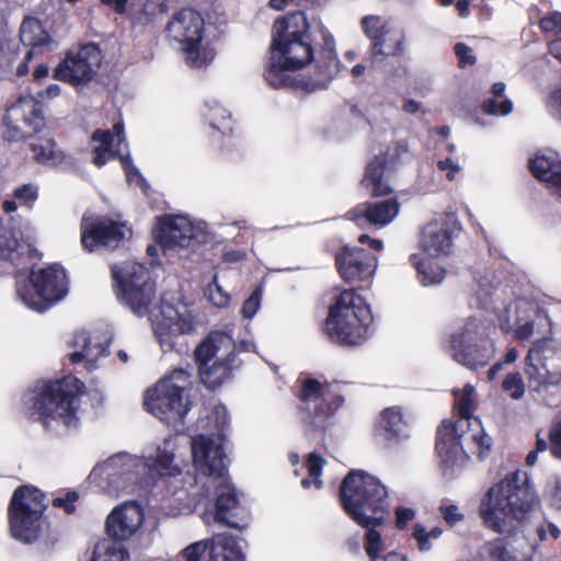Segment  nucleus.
Instances as JSON below:
<instances>
[{
  "label": "nucleus",
  "instance_id": "1",
  "mask_svg": "<svg viewBox=\"0 0 561 561\" xmlns=\"http://www.w3.org/2000/svg\"><path fill=\"white\" fill-rule=\"evenodd\" d=\"M322 41L321 51L314 59L316 77L298 79L294 71L313 59L307 16L298 11L275 20L272 27L270 62L265 72L268 84L276 89L295 88L307 93L328 88L341 72V61L332 34L322 31Z\"/></svg>",
  "mask_w": 561,
  "mask_h": 561
},
{
  "label": "nucleus",
  "instance_id": "2",
  "mask_svg": "<svg viewBox=\"0 0 561 561\" xmlns=\"http://www.w3.org/2000/svg\"><path fill=\"white\" fill-rule=\"evenodd\" d=\"M500 328L519 341L534 340L526 357L529 388L546 390L561 383V353L551 345L554 329L548 313L533 300L518 298L494 307Z\"/></svg>",
  "mask_w": 561,
  "mask_h": 561
},
{
  "label": "nucleus",
  "instance_id": "3",
  "mask_svg": "<svg viewBox=\"0 0 561 561\" xmlns=\"http://www.w3.org/2000/svg\"><path fill=\"white\" fill-rule=\"evenodd\" d=\"M113 277L119 288V297L138 317H150L158 342L164 352L174 347V340L194 329L190 307L176 293L164 294L159 312H152L156 300V285L147 268L137 262H125L112 268Z\"/></svg>",
  "mask_w": 561,
  "mask_h": 561
},
{
  "label": "nucleus",
  "instance_id": "4",
  "mask_svg": "<svg viewBox=\"0 0 561 561\" xmlns=\"http://www.w3.org/2000/svg\"><path fill=\"white\" fill-rule=\"evenodd\" d=\"M176 450L178 437L169 436L157 447L154 457L119 453L96 465L89 479L103 492L118 495L130 492L137 484L148 483L156 476L175 478L182 470L175 462Z\"/></svg>",
  "mask_w": 561,
  "mask_h": 561
},
{
  "label": "nucleus",
  "instance_id": "5",
  "mask_svg": "<svg viewBox=\"0 0 561 561\" xmlns=\"http://www.w3.org/2000/svg\"><path fill=\"white\" fill-rule=\"evenodd\" d=\"M341 501L347 515L366 529L364 549L371 561L387 550V541L380 529L386 523L389 504L387 490L381 482L364 471L353 470L343 480Z\"/></svg>",
  "mask_w": 561,
  "mask_h": 561
},
{
  "label": "nucleus",
  "instance_id": "6",
  "mask_svg": "<svg viewBox=\"0 0 561 561\" xmlns=\"http://www.w3.org/2000/svg\"><path fill=\"white\" fill-rule=\"evenodd\" d=\"M537 505L538 497L528 474L516 470L489 489L480 502L479 514L485 527L501 534L526 519Z\"/></svg>",
  "mask_w": 561,
  "mask_h": 561
},
{
  "label": "nucleus",
  "instance_id": "7",
  "mask_svg": "<svg viewBox=\"0 0 561 561\" xmlns=\"http://www.w3.org/2000/svg\"><path fill=\"white\" fill-rule=\"evenodd\" d=\"M491 447L492 438L477 417L444 421L437 430L436 451L444 470L450 474L465 467L472 457L483 459Z\"/></svg>",
  "mask_w": 561,
  "mask_h": 561
},
{
  "label": "nucleus",
  "instance_id": "8",
  "mask_svg": "<svg viewBox=\"0 0 561 561\" xmlns=\"http://www.w3.org/2000/svg\"><path fill=\"white\" fill-rule=\"evenodd\" d=\"M80 389L81 382L75 377L44 382L33 390L27 409L47 430L61 433L77 428Z\"/></svg>",
  "mask_w": 561,
  "mask_h": 561
},
{
  "label": "nucleus",
  "instance_id": "9",
  "mask_svg": "<svg viewBox=\"0 0 561 561\" xmlns=\"http://www.w3.org/2000/svg\"><path fill=\"white\" fill-rule=\"evenodd\" d=\"M371 321V311L364 298L348 289L342 291L331 306L325 332L332 341L357 345L366 340Z\"/></svg>",
  "mask_w": 561,
  "mask_h": 561
},
{
  "label": "nucleus",
  "instance_id": "10",
  "mask_svg": "<svg viewBox=\"0 0 561 561\" xmlns=\"http://www.w3.org/2000/svg\"><path fill=\"white\" fill-rule=\"evenodd\" d=\"M167 36L193 68L206 67L216 56L205 21L193 9H182L172 16L167 25Z\"/></svg>",
  "mask_w": 561,
  "mask_h": 561
},
{
  "label": "nucleus",
  "instance_id": "11",
  "mask_svg": "<svg viewBox=\"0 0 561 561\" xmlns=\"http://www.w3.org/2000/svg\"><path fill=\"white\" fill-rule=\"evenodd\" d=\"M191 374L175 369L147 391L145 405L147 410L165 422L181 423L192 408L190 398Z\"/></svg>",
  "mask_w": 561,
  "mask_h": 561
},
{
  "label": "nucleus",
  "instance_id": "12",
  "mask_svg": "<svg viewBox=\"0 0 561 561\" xmlns=\"http://www.w3.org/2000/svg\"><path fill=\"white\" fill-rule=\"evenodd\" d=\"M16 293L27 308L38 312L46 311L67 295L66 272L57 264L33 270L28 278H18Z\"/></svg>",
  "mask_w": 561,
  "mask_h": 561
},
{
  "label": "nucleus",
  "instance_id": "13",
  "mask_svg": "<svg viewBox=\"0 0 561 561\" xmlns=\"http://www.w3.org/2000/svg\"><path fill=\"white\" fill-rule=\"evenodd\" d=\"M448 353L469 368L486 365L495 354L494 343L486 336L485 327L477 319H468L449 336Z\"/></svg>",
  "mask_w": 561,
  "mask_h": 561
},
{
  "label": "nucleus",
  "instance_id": "14",
  "mask_svg": "<svg viewBox=\"0 0 561 561\" xmlns=\"http://www.w3.org/2000/svg\"><path fill=\"white\" fill-rule=\"evenodd\" d=\"M45 508V495L42 491L27 485L18 488L9 506L12 536L23 542L35 540L41 530Z\"/></svg>",
  "mask_w": 561,
  "mask_h": 561
},
{
  "label": "nucleus",
  "instance_id": "15",
  "mask_svg": "<svg viewBox=\"0 0 561 561\" xmlns=\"http://www.w3.org/2000/svg\"><path fill=\"white\" fill-rule=\"evenodd\" d=\"M153 236L163 250L188 249L205 242L208 229L204 221L191 220L182 215H167L159 219Z\"/></svg>",
  "mask_w": 561,
  "mask_h": 561
},
{
  "label": "nucleus",
  "instance_id": "16",
  "mask_svg": "<svg viewBox=\"0 0 561 561\" xmlns=\"http://www.w3.org/2000/svg\"><path fill=\"white\" fill-rule=\"evenodd\" d=\"M340 385L322 382L314 378L301 380L299 391V410L310 423L322 421L342 404Z\"/></svg>",
  "mask_w": 561,
  "mask_h": 561
},
{
  "label": "nucleus",
  "instance_id": "17",
  "mask_svg": "<svg viewBox=\"0 0 561 561\" xmlns=\"http://www.w3.org/2000/svg\"><path fill=\"white\" fill-rule=\"evenodd\" d=\"M103 60L96 44L89 43L67 53L54 70V78L76 88L84 87L93 80Z\"/></svg>",
  "mask_w": 561,
  "mask_h": 561
},
{
  "label": "nucleus",
  "instance_id": "18",
  "mask_svg": "<svg viewBox=\"0 0 561 561\" xmlns=\"http://www.w3.org/2000/svg\"><path fill=\"white\" fill-rule=\"evenodd\" d=\"M362 25L366 36L371 41V54L377 56H399L405 50L403 28L390 19L379 15L363 18Z\"/></svg>",
  "mask_w": 561,
  "mask_h": 561
},
{
  "label": "nucleus",
  "instance_id": "19",
  "mask_svg": "<svg viewBox=\"0 0 561 561\" xmlns=\"http://www.w3.org/2000/svg\"><path fill=\"white\" fill-rule=\"evenodd\" d=\"M81 244L89 252L101 248L115 249L129 238L130 229L123 222L112 219H93L84 215L81 220Z\"/></svg>",
  "mask_w": 561,
  "mask_h": 561
},
{
  "label": "nucleus",
  "instance_id": "20",
  "mask_svg": "<svg viewBox=\"0 0 561 561\" xmlns=\"http://www.w3.org/2000/svg\"><path fill=\"white\" fill-rule=\"evenodd\" d=\"M193 466L199 473L222 479L225 471V453L222 437L217 435L198 434L191 438Z\"/></svg>",
  "mask_w": 561,
  "mask_h": 561
},
{
  "label": "nucleus",
  "instance_id": "21",
  "mask_svg": "<svg viewBox=\"0 0 561 561\" xmlns=\"http://www.w3.org/2000/svg\"><path fill=\"white\" fill-rule=\"evenodd\" d=\"M407 151V146L402 142H391L385 149H377L374 159L369 161L362 185L366 187L373 196H385L392 192V188L385 179V173L392 169L399 157Z\"/></svg>",
  "mask_w": 561,
  "mask_h": 561
},
{
  "label": "nucleus",
  "instance_id": "22",
  "mask_svg": "<svg viewBox=\"0 0 561 561\" xmlns=\"http://www.w3.org/2000/svg\"><path fill=\"white\" fill-rule=\"evenodd\" d=\"M108 344L107 335L81 330L68 341V357L71 363H83L87 369L92 370L108 355Z\"/></svg>",
  "mask_w": 561,
  "mask_h": 561
},
{
  "label": "nucleus",
  "instance_id": "23",
  "mask_svg": "<svg viewBox=\"0 0 561 561\" xmlns=\"http://www.w3.org/2000/svg\"><path fill=\"white\" fill-rule=\"evenodd\" d=\"M254 347L250 341L237 344L232 339V330H216L210 332L195 348L194 356L198 364L211 360H233L236 350L250 352Z\"/></svg>",
  "mask_w": 561,
  "mask_h": 561
},
{
  "label": "nucleus",
  "instance_id": "24",
  "mask_svg": "<svg viewBox=\"0 0 561 561\" xmlns=\"http://www.w3.org/2000/svg\"><path fill=\"white\" fill-rule=\"evenodd\" d=\"M454 218L449 215H439L427 221L421 231L420 245L424 255L430 257H445L454 248Z\"/></svg>",
  "mask_w": 561,
  "mask_h": 561
},
{
  "label": "nucleus",
  "instance_id": "25",
  "mask_svg": "<svg viewBox=\"0 0 561 561\" xmlns=\"http://www.w3.org/2000/svg\"><path fill=\"white\" fill-rule=\"evenodd\" d=\"M142 507L133 501L115 506L106 517V534L116 541L133 538L144 524Z\"/></svg>",
  "mask_w": 561,
  "mask_h": 561
},
{
  "label": "nucleus",
  "instance_id": "26",
  "mask_svg": "<svg viewBox=\"0 0 561 561\" xmlns=\"http://www.w3.org/2000/svg\"><path fill=\"white\" fill-rule=\"evenodd\" d=\"M5 125L21 133L22 137H31L44 126L42 107L32 95H21L12 104L5 115Z\"/></svg>",
  "mask_w": 561,
  "mask_h": 561
},
{
  "label": "nucleus",
  "instance_id": "27",
  "mask_svg": "<svg viewBox=\"0 0 561 561\" xmlns=\"http://www.w3.org/2000/svg\"><path fill=\"white\" fill-rule=\"evenodd\" d=\"M400 204L396 199H387L375 203H364L347 213V219L354 221L358 227L373 225L385 227L399 215Z\"/></svg>",
  "mask_w": 561,
  "mask_h": 561
},
{
  "label": "nucleus",
  "instance_id": "28",
  "mask_svg": "<svg viewBox=\"0 0 561 561\" xmlns=\"http://www.w3.org/2000/svg\"><path fill=\"white\" fill-rule=\"evenodd\" d=\"M341 276L346 280H360L370 277L377 267L376 257L362 249H345L336 256Z\"/></svg>",
  "mask_w": 561,
  "mask_h": 561
},
{
  "label": "nucleus",
  "instance_id": "29",
  "mask_svg": "<svg viewBox=\"0 0 561 561\" xmlns=\"http://www.w3.org/2000/svg\"><path fill=\"white\" fill-rule=\"evenodd\" d=\"M129 151L127 147V142H101V145L95 148L93 162L98 167H102L106 163L107 160L118 158L126 171L127 181L130 184H135L139 186L144 193L148 191V183L146 180L138 173V171L130 164L128 160Z\"/></svg>",
  "mask_w": 561,
  "mask_h": 561
},
{
  "label": "nucleus",
  "instance_id": "30",
  "mask_svg": "<svg viewBox=\"0 0 561 561\" xmlns=\"http://www.w3.org/2000/svg\"><path fill=\"white\" fill-rule=\"evenodd\" d=\"M217 488L219 489V494L217 499L216 513H204V523L206 525H210L211 523H222L229 527L238 528L239 524L233 520V517L239 514L241 507L239 506L234 488L227 483L225 479H220Z\"/></svg>",
  "mask_w": 561,
  "mask_h": 561
},
{
  "label": "nucleus",
  "instance_id": "31",
  "mask_svg": "<svg viewBox=\"0 0 561 561\" xmlns=\"http://www.w3.org/2000/svg\"><path fill=\"white\" fill-rule=\"evenodd\" d=\"M531 175L542 183L550 194L561 178V159L554 151H539L528 160Z\"/></svg>",
  "mask_w": 561,
  "mask_h": 561
},
{
  "label": "nucleus",
  "instance_id": "32",
  "mask_svg": "<svg viewBox=\"0 0 561 561\" xmlns=\"http://www.w3.org/2000/svg\"><path fill=\"white\" fill-rule=\"evenodd\" d=\"M31 253L30 244L20 242L15 231L0 227V272L9 273L10 266L22 265Z\"/></svg>",
  "mask_w": 561,
  "mask_h": 561
},
{
  "label": "nucleus",
  "instance_id": "33",
  "mask_svg": "<svg viewBox=\"0 0 561 561\" xmlns=\"http://www.w3.org/2000/svg\"><path fill=\"white\" fill-rule=\"evenodd\" d=\"M20 41L26 51L24 59L32 60L46 49H49L53 42L49 35L43 30L41 22L33 18L25 19L20 28Z\"/></svg>",
  "mask_w": 561,
  "mask_h": 561
},
{
  "label": "nucleus",
  "instance_id": "34",
  "mask_svg": "<svg viewBox=\"0 0 561 561\" xmlns=\"http://www.w3.org/2000/svg\"><path fill=\"white\" fill-rule=\"evenodd\" d=\"M439 257H430L424 254H412L411 263L416 268L420 280L423 285L439 284L446 274L445 268L437 264L435 260Z\"/></svg>",
  "mask_w": 561,
  "mask_h": 561
},
{
  "label": "nucleus",
  "instance_id": "35",
  "mask_svg": "<svg viewBox=\"0 0 561 561\" xmlns=\"http://www.w3.org/2000/svg\"><path fill=\"white\" fill-rule=\"evenodd\" d=\"M232 360H211L199 365L202 382L208 388L220 386L229 376L232 369Z\"/></svg>",
  "mask_w": 561,
  "mask_h": 561
},
{
  "label": "nucleus",
  "instance_id": "36",
  "mask_svg": "<svg viewBox=\"0 0 561 561\" xmlns=\"http://www.w3.org/2000/svg\"><path fill=\"white\" fill-rule=\"evenodd\" d=\"M205 115L209 119V125L217 128L220 135L214 137H230L232 129L230 122V112L216 99H208L205 101Z\"/></svg>",
  "mask_w": 561,
  "mask_h": 561
},
{
  "label": "nucleus",
  "instance_id": "37",
  "mask_svg": "<svg viewBox=\"0 0 561 561\" xmlns=\"http://www.w3.org/2000/svg\"><path fill=\"white\" fill-rule=\"evenodd\" d=\"M211 561H243V556L236 539L224 533L213 540Z\"/></svg>",
  "mask_w": 561,
  "mask_h": 561
},
{
  "label": "nucleus",
  "instance_id": "38",
  "mask_svg": "<svg viewBox=\"0 0 561 561\" xmlns=\"http://www.w3.org/2000/svg\"><path fill=\"white\" fill-rule=\"evenodd\" d=\"M379 426L389 438L408 436V422L403 419L401 410L398 408L386 409L381 414Z\"/></svg>",
  "mask_w": 561,
  "mask_h": 561
},
{
  "label": "nucleus",
  "instance_id": "39",
  "mask_svg": "<svg viewBox=\"0 0 561 561\" xmlns=\"http://www.w3.org/2000/svg\"><path fill=\"white\" fill-rule=\"evenodd\" d=\"M481 554L490 561H533L531 557L519 560L508 543L501 538L485 542Z\"/></svg>",
  "mask_w": 561,
  "mask_h": 561
},
{
  "label": "nucleus",
  "instance_id": "40",
  "mask_svg": "<svg viewBox=\"0 0 561 561\" xmlns=\"http://www.w3.org/2000/svg\"><path fill=\"white\" fill-rule=\"evenodd\" d=\"M548 437L549 444L537 435L536 448L534 450L542 453L549 448L553 457L561 459V411L553 417Z\"/></svg>",
  "mask_w": 561,
  "mask_h": 561
},
{
  "label": "nucleus",
  "instance_id": "41",
  "mask_svg": "<svg viewBox=\"0 0 561 561\" xmlns=\"http://www.w3.org/2000/svg\"><path fill=\"white\" fill-rule=\"evenodd\" d=\"M455 408L457 411V419L459 417H473V411L477 405L476 388L467 383L462 389L454 390Z\"/></svg>",
  "mask_w": 561,
  "mask_h": 561
},
{
  "label": "nucleus",
  "instance_id": "42",
  "mask_svg": "<svg viewBox=\"0 0 561 561\" xmlns=\"http://www.w3.org/2000/svg\"><path fill=\"white\" fill-rule=\"evenodd\" d=\"M31 150L37 162L48 165H57L65 158L62 151L56 148L55 142H35Z\"/></svg>",
  "mask_w": 561,
  "mask_h": 561
},
{
  "label": "nucleus",
  "instance_id": "43",
  "mask_svg": "<svg viewBox=\"0 0 561 561\" xmlns=\"http://www.w3.org/2000/svg\"><path fill=\"white\" fill-rule=\"evenodd\" d=\"M325 463V460L317 453H311L307 459V469L310 478L301 480V486L305 489L310 488L312 484L317 489L322 488V481L320 480V474L322 468Z\"/></svg>",
  "mask_w": 561,
  "mask_h": 561
},
{
  "label": "nucleus",
  "instance_id": "44",
  "mask_svg": "<svg viewBox=\"0 0 561 561\" xmlns=\"http://www.w3.org/2000/svg\"><path fill=\"white\" fill-rule=\"evenodd\" d=\"M128 551L115 543L99 546L93 554L92 561H128Z\"/></svg>",
  "mask_w": 561,
  "mask_h": 561
},
{
  "label": "nucleus",
  "instance_id": "45",
  "mask_svg": "<svg viewBox=\"0 0 561 561\" xmlns=\"http://www.w3.org/2000/svg\"><path fill=\"white\" fill-rule=\"evenodd\" d=\"M12 197L23 206L33 207L39 197V187L34 183L22 184L13 190Z\"/></svg>",
  "mask_w": 561,
  "mask_h": 561
},
{
  "label": "nucleus",
  "instance_id": "46",
  "mask_svg": "<svg viewBox=\"0 0 561 561\" xmlns=\"http://www.w3.org/2000/svg\"><path fill=\"white\" fill-rule=\"evenodd\" d=\"M502 388L514 400L520 399L525 393V383L519 373L506 375Z\"/></svg>",
  "mask_w": 561,
  "mask_h": 561
},
{
  "label": "nucleus",
  "instance_id": "47",
  "mask_svg": "<svg viewBox=\"0 0 561 561\" xmlns=\"http://www.w3.org/2000/svg\"><path fill=\"white\" fill-rule=\"evenodd\" d=\"M514 104L511 100L505 99L496 101L495 99H488L482 104V110L488 115L507 116L513 112Z\"/></svg>",
  "mask_w": 561,
  "mask_h": 561
},
{
  "label": "nucleus",
  "instance_id": "48",
  "mask_svg": "<svg viewBox=\"0 0 561 561\" xmlns=\"http://www.w3.org/2000/svg\"><path fill=\"white\" fill-rule=\"evenodd\" d=\"M217 535H214L210 539L199 540L191 543L183 550V558L185 561H199L202 556L209 549L211 554L213 540Z\"/></svg>",
  "mask_w": 561,
  "mask_h": 561
},
{
  "label": "nucleus",
  "instance_id": "49",
  "mask_svg": "<svg viewBox=\"0 0 561 561\" xmlns=\"http://www.w3.org/2000/svg\"><path fill=\"white\" fill-rule=\"evenodd\" d=\"M455 55L458 59V67L465 69L469 66H473L477 62L473 48L462 42H458L454 46Z\"/></svg>",
  "mask_w": 561,
  "mask_h": 561
},
{
  "label": "nucleus",
  "instance_id": "50",
  "mask_svg": "<svg viewBox=\"0 0 561 561\" xmlns=\"http://www.w3.org/2000/svg\"><path fill=\"white\" fill-rule=\"evenodd\" d=\"M540 27L545 33H548L552 38L561 37V13L553 12L540 20Z\"/></svg>",
  "mask_w": 561,
  "mask_h": 561
},
{
  "label": "nucleus",
  "instance_id": "51",
  "mask_svg": "<svg viewBox=\"0 0 561 561\" xmlns=\"http://www.w3.org/2000/svg\"><path fill=\"white\" fill-rule=\"evenodd\" d=\"M124 126L122 123H116L111 129H96L91 140H124Z\"/></svg>",
  "mask_w": 561,
  "mask_h": 561
},
{
  "label": "nucleus",
  "instance_id": "52",
  "mask_svg": "<svg viewBox=\"0 0 561 561\" xmlns=\"http://www.w3.org/2000/svg\"><path fill=\"white\" fill-rule=\"evenodd\" d=\"M262 291L255 289L250 297L243 302L241 314L245 319L253 318L261 307Z\"/></svg>",
  "mask_w": 561,
  "mask_h": 561
},
{
  "label": "nucleus",
  "instance_id": "53",
  "mask_svg": "<svg viewBox=\"0 0 561 561\" xmlns=\"http://www.w3.org/2000/svg\"><path fill=\"white\" fill-rule=\"evenodd\" d=\"M207 294L209 300L216 307L221 308L227 306L229 302V295L217 284L216 276H214L213 284L208 286Z\"/></svg>",
  "mask_w": 561,
  "mask_h": 561
},
{
  "label": "nucleus",
  "instance_id": "54",
  "mask_svg": "<svg viewBox=\"0 0 561 561\" xmlns=\"http://www.w3.org/2000/svg\"><path fill=\"white\" fill-rule=\"evenodd\" d=\"M439 512L444 520L451 526L463 519V514L455 504H442L439 506Z\"/></svg>",
  "mask_w": 561,
  "mask_h": 561
},
{
  "label": "nucleus",
  "instance_id": "55",
  "mask_svg": "<svg viewBox=\"0 0 561 561\" xmlns=\"http://www.w3.org/2000/svg\"><path fill=\"white\" fill-rule=\"evenodd\" d=\"M413 538L417 542V547L421 551H428L432 548L431 537L427 535V529L421 525L415 524L413 527Z\"/></svg>",
  "mask_w": 561,
  "mask_h": 561
},
{
  "label": "nucleus",
  "instance_id": "56",
  "mask_svg": "<svg viewBox=\"0 0 561 561\" xmlns=\"http://www.w3.org/2000/svg\"><path fill=\"white\" fill-rule=\"evenodd\" d=\"M79 495L76 491H69L65 496L54 499L53 503L57 507H62L66 513L71 514L75 511L73 503L78 500Z\"/></svg>",
  "mask_w": 561,
  "mask_h": 561
},
{
  "label": "nucleus",
  "instance_id": "57",
  "mask_svg": "<svg viewBox=\"0 0 561 561\" xmlns=\"http://www.w3.org/2000/svg\"><path fill=\"white\" fill-rule=\"evenodd\" d=\"M536 534L540 541H545L548 539V536L554 539L558 538L560 536V529L553 523L543 522L536 527Z\"/></svg>",
  "mask_w": 561,
  "mask_h": 561
},
{
  "label": "nucleus",
  "instance_id": "58",
  "mask_svg": "<svg viewBox=\"0 0 561 561\" xmlns=\"http://www.w3.org/2000/svg\"><path fill=\"white\" fill-rule=\"evenodd\" d=\"M546 105L551 115L561 119V88L549 94Z\"/></svg>",
  "mask_w": 561,
  "mask_h": 561
},
{
  "label": "nucleus",
  "instance_id": "59",
  "mask_svg": "<svg viewBox=\"0 0 561 561\" xmlns=\"http://www.w3.org/2000/svg\"><path fill=\"white\" fill-rule=\"evenodd\" d=\"M396 523L399 528H403L407 524L415 518V511L411 507L399 506L394 511Z\"/></svg>",
  "mask_w": 561,
  "mask_h": 561
},
{
  "label": "nucleus",
  "instance_id": "60",
  "mask_svg": "<svg viewBox=\"0 0 561 561\" xmlns=\"http://www.w3.org/2000/svg\"><path fill=\"white\" fill-rule=\"evenodd\" d=\"M438 168L443 171H446V176L448 180L453 181L455 180L457 173H459L460 168L458 164H456L453 160L446 159V160H439L438 161Z\"/></svg>",
  "mask_w": 561,
  "mask_h": 561
},
{
  "label": "nucleus",
  "instance_id": "61",
  "mask_svg": "<svg viewBox=\"0 0 561 561\" xmlns=\"http://www.w3.org/2000/svg\"><path fill=\"white\" fill-rule=\"evenodd\" d=\"M548 51L553 58L561 62V37H556L548 41ZM559 89H561V85L556 88L552 92Z\"/></svg>",
  "mask_w": 561,
  "mask_h": 561
},
{
  "label": "nucleus",
  "instance_id": "62",
  "mask_svg": "<svg viewBox=\"0 0 561 561\" xmlns=\"http://www.w3.org/2000/svg\"><path fill=\"white\" fill-rule=\"evenodd\" d=\"M100 2L113 9L117 14H123L126 11L128 0H100Z\"/></svg>",
  "mask_w": 561,
  "mask_h": 561
},
{
  "label": "nucleus",
  "instance_id": "63",
  "mask_svg": "<svg viewBox=\"0 0 561 561\" xmlns=\"http://www.w3.org/2000/svg\"><path fill=\"white\" fill-rule=\"evenodd\" d=\"M421 103L413 100V99H407L404 100L403 102V105H402V110L407 113V114H415L417 113L420 110H421Z\"/></svg>",
  "mask_w": 561,
  "mask_h": 561
},
{
  "label": "nucleus",
  "instance_id": "64",
  "mask_svg": "<svg viewBox=\"0 0 561 561\" xmlns=\"http://www.w3.org/2000/svg\"><path fill=\"white\" fill-rule=\"evenodd\" d=\"M60 93V87L56 83L49 84L39 95L46 99H54Z\"/></svg>",
  "mask_w": 561,
  "mask_h": 561
}]
</instances>
